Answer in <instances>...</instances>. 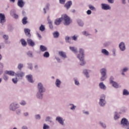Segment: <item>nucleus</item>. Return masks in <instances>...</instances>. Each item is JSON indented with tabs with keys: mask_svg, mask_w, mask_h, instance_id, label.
<instances>
[{
	"mask_svg": "<svg viewBox=\"0 0 129 129\" xmlns=\"http://www.w3.org/2000/svg\"><path fill=\"white\" fill-rule=\"evenodd\" d=\"M48 21V24H49V27L50 29H53V25L52 24V21L49 19V18L47 19Z\"/></svg>",
	"mask_w": 129,
	"mask_h": 129,
	"instance_id": "c85d7f7f",
	"label": "nucleus"
},
{
	"mask_svg": "<svg viewBox=\"0 0 129 129\" xmlns=\"http://www.w3.org/2000/svg\"><path fill=\"white\" fill-rule=\"evenodd\" d=\"M58 54L62 58H67V56H66V53L63 51H59L58 52Z\"/></svg>",
	"mask_w": 129,
	"mask_h": 129,
	"instance_id": "b1692460",
	"label": "nucleus"
},
{
	"mask_svg": "<svg viewBox=\"0 0 129 129\" xmlns=\"http://www.w3.org/2000/svg\"><path fill=\"white\" fill-rule=\"evenodd\" d=\"M36 98L37 99L42 100V99H43V98H44V93L41 92H38L36 93Z\"/></svg>",
	"mask_w": 129,
	"mask_h": 129,
	"instance_id": "f8f14e48",
	"label": "nucleus"
},
{
	"mask_svg": "<svg viewBox=\"0 0 129 129\" xmlns=\"http://www.w3.org/2000/svg\"><path fill=\"white\" fill-rule=\"evenodd\" d=\"M101 52L102 54H103L105 56H108V55H109V52H108V51H107V50H106V49H102Z\"/></svg>",
	"mask_w": 129,
	"mask_h": 129,
	"instance_id": "aec40b11",
	"label": "nucleus"
},
{
	"mask_svg": "<svg viewBox=\"0 0 129 129\" xmlns=\"http://www.w3.org/2000/svg\"><path fill=\"white\" fill-rule=\"evenodd\" d=\"M65 40L67 43H69V40H70V37L66 36L65 38Z\"/></svg>",
	"mask_w": 129,
	"mask_h": 129,
	"instance_id": "bf43d9fd",
	"label": "nucleus"
},
{
	"mask_svg": "<svg viewBox=\"0 0 129 129\" xmlns=\"http://www.w3.org/2000/svg\"><path fill=\"white\" fill-rule=\"evenodd\" d=\"M18 108H20V105L16 102H12L10 105L9 109L12 111H16Z\"/></svg>",
	"mask_w": 129,
	"mask_h": 129,
	"instance_id": "7ed1b4c3",
	"label": "nucleus"
},
{
	"mask_svg": "<svg viewBox=\"0 0 129 129\" xmlns=\"http://www.w3.org/2000/svg\"><path fill=\"white\" fill-rule=\"evenodd\" d=\"M30 32H31V30L29 29H24V33H25V35L27 36V37H29V38H30L31 37V33H30Z\"/></svg>",
	"mask_w": 129,
	"mask_h": 129,
	"instance_id": "6ab92c4d",
	"label": "nucleus"
},
{
	"mask_svg": "<svg viewBox=\"0 0 129 129\" xmlns=\"http://www.w3.org/2000/svg\"><path fill=\"white\" fill-rule=\"evenodd\" d=\"M37 89H38V92H45L46 91V89H45V87H44V86H43V84L41 83H38L37 84Z\"/></svg>",
	"mask_w": 129,
	"mask_h": 129,
	"instance_id": "0eeeda50",
	"label": "nucleus"
},
{
	"mask_svg": "<svg viewBox=\"0 0 129 129\" xmlns=\"http://www.w3.org/2000/svg\"><path fill=\"white\" fill-rule=\"evenodd\" d=\"M66 0H59V3L61 5H64Z\"/></svg>",
	"mask_w": 129,
	"mask_h": 129,
	"instance_id": "680f3d73",
	"label": "nucleus"
},
{
	"mask_svg": "<svg viewBox=\"0 0 129 129\" xmlns=\"http://www.w3.org/2000/svg\"><path fill=\"white\" fill-rule=\"evenodd\" d=\"M72 39H73L74 41H77V36L74 35L72 37Z\"/></svg>",
	"mask_w": 129,
	"mask_h": 129,
	"instance_id": "052dcab7",
	"label": "nucleus"
},
{
	"mask_svg": "<svg viewBox=\"0 0 129 129\" xmlns=\"http://www.w3.org/2000/svg\"><path fill=\"white\" fill-rule=\"evenodd\" d=\"M74 81H75V85H77L78 86H79V85H80V83H79V81H78L76 79H74Z\"/></svg>",
	"mask_w": 129,
	"mask_h": 129,
	"instance_id": "6e6d98bb",
	"label": "nucleus"
},
{
	"mask_svg": "<svg viewBox=\"0 0 129 129\" xmlns=\"http://www.w3.org/2000/svg\"><path fill=\"white\" fill-rule=\"evenodd\" d=\"M55 120L58 121L61 125H64V121H65V119H63L62 117L57 116L55 118Z\"/></svg>",
	"mask_w": 129,
	"mask_h": 129,
	"instance_id": "9b49d317",
	"label": "nucleus"
},
{
	"mask_svg": "<svg viewBox=\"0 0 129 129\" xmlns=\"http://www.w3.org/2000/svg\"><path fill=\"white\" fill-rule=\"evenodd\" d=\"M89 8L90 10H91V11H96V9H95V7L92 6V5H89Z\"/></svg>",
	"mask_w": 129,
	"mask_h": 129,
	"instance_id": "3c124183",
	"label": "nucleus"
},
{
	"mask_svg": "<svg viewBox=\"0 0 129 129\" xmlns=\"http://www.w3.org/2000/svg\"><path fill=\"white\" fill-rule=\"evenodd\" d=\"M14 18L15 19H18L19 18V16L16 14H14Z\"/></svg>",
	"mask_w": 129,
	"mask_h": 129,
	"instance_id": "774afa93",
	"label": "nucleus"
},
{
	"mask_svg": "<svg viewBox=\"0 0 129 129\" xmlns=\"http://www.w3.org/2000/svg\"><path fill=\"white\" fill-rule=\"evenodd\" d=\"M100 125H101L103 128H106V125L105 124V123L102 122H100Z\"/></svg>",
	"mask_w": 129,
	"mask_h": 129,
	"instance_id": "de8ad7c7",
	"label": "nucleus"
},
{
	"mask_svg": "<svg viewBox=\"0 0 129 129\" xmlns=\"http://www.w3.org/2000/svg\"><path fill=\"white\" fill-rule=\"evenodd\" d=\"M55 59L58 63H61V62H62L59 57H55Z\"/></svg>",
	"mask_w": 129,
	"mask_h": 129,
	"instance_id": "0e129e2a",
	"label": "nucleus"
},
{
	"mask_svg": "<svg viewBox=\"0 0 129 129\" xmlns=\"http://www.w3.org/2000/svg\"><path fill=\"white\" fill-rule=\"evenodd\" d=\"M51 117L50 116H47L45 118V121H49V122H53V121L51 120Z\"/></svg>",
	"mask_w": 129,
	"mask_h": 129,
	"instance_id": "58836bf2",
	"label": "nucleus"
},
{
	"mask_svg": "<svg viewBox=\"0 0 129 129\" xmlns=\"http://www.w3.org/2000/svg\"><path fill=\"white\" fill-rule=\"evenodd\" d=\"M27 65H28V68L29 69H30V70H33V64H32V63H28Z\"/></svg>",
	"mask_w": 129,
	"mask_h": 129,
	"instance_id": "a18cd8bd",
	"label": "nucleus"
},
{
	"mask_svg": "<svg viewBox=\"0 0 129 129\" xmlns=\"http://www.w3.org/2000/svg\"><path fill=\"white\" fill-rule=\"evenodd\" d=\"M112 53L113 54V56L115 57V56H116V49H115V48L113 49L112 50Z\"/></svg>",
	"mask_w": 129,
	"mask_h": 129,
	"instance_id": "49530a36",
	"label": "nucleus"
},
{
	"mask_svg": "<svg viewBox=\"0 0 129 129\" xmlns=\"http://www.w3.org/2000/svg\"><path fill=\"white\" fill-rule=\"evenodd\" d=\"M71 6H72V2L69 1L66 4L64 7L68 10V9H69L71 7Z\"/></svg>",
	"mask_w": 129,
	"mask_h": 129,
	"instance_id": "4be33fe9",
	"label": "nucleus"
},
{
	"mask_svg": "<svg viewBox=\"0 0 129 129\" xmlns=\"http://www.w3.org/2000/svg\"><path fill=\"white\" fill-rule=\"evenodd\" d=\"M128 67H125L122 68V69L121 70V74L122 75V76H125V73L128 71Z\"/></svg>",
	"mask_w": 129,
	"mask_h": 129,
	"instance_id": "ddd939ff",
	"label": "nucleus"
},
{
	"mask_svg": "<svg viewBox=\"0 0 129 129\" xmlns=\"http://www.w3.org/2000/svg\"><path fill=\"white\" fill-rule=\"evenodd\" d=\"M82 35H84V36H86V37H87V36H90V34H89V33L86 31H84L82 32Z\"/></svg>",
	"mask_w": 129,
	"mask_h": 129,
	"instance_id": "8fccbe9b",
	"label": "nucleus"
},
{
	"mask_svg": "<svg viewBox=\"0 0 129 129\" xmlns=\"http://www.w3.org/2000/svg\"><path fill=\"white\" fill-rule=\"evenodd\" d=\"M21 113H22V110L18 109L16 110L17 114H21Z\"/></svg>",
	"mask_w": 129,
	"mask_h": 129,
	"instance_id": "13d9d810",
	"label": "nucleus"
},
{
	"mask_svg": "<svg viewBox=\"0 0 129 129\" xmlns=\"http://www.w3.org/2000/svg\"><path fill=\"white\" fill-rule=\"evenodd\" d=\"M83 73L87 78H89V74H88V72L87 70H84L83 71Z\"/></svg>",
	"mask_w": 129,
	"mask_h": 129,
	"instance_id": "72a5a7b5",
	"label": "nucleus"
},
{
	"mask_svg": "<svg viewBox=\"0 0 129 129\" xmlns=\"http://www.w3.org/2000/svg\"><path fill=\"white\" fill-rule=\"evenodd\" d=\"M70 49L72 52H74L75 53H77V48L73 46H70Z\"/></svg>",
	"mask_w": 129,
	"mask_h": 129,
	"instance_id": "bb28decb",
	"label": "nucleus"
},
{
	"mask_svg": "<svg viewBox=\"0 0 129 129\" xmlns=\"http://www.w3.org/2000/svg\"><path fill=\"white\" fill-rule=\"evenodd\" d=\"M23 67H24V64H23L22 63L18 64V69H19V70H22V68H23Z\"/></svg>",
	"mask_w": 129,
	"mask_h": 129,
	"instance_id": "37998d69",
	"label": "nucleus"
},
{
	"mask_svg": "<svg viewBox=\"0 0 129 129\" xmlns=\"http://www.w3.org/2000/svg\"><path fill=\"white\" fill-rule=\"evenodd\" d=\"M27 41V44L29 45V46H30L31 47H34V46H35V42H34L32 39L28 38Z\"/></svg>",
	"mask_w": 129,
	"mask_h": 129,
	"instance_id": "2eb2a0df",
	"label": "nucleus"
},
{
	"mask_svg": "<svg viewBox=\"0 0 129 129\" xmlns=\"http://www.w3.org/2000/svg\"><path fill=\"white\" fill-rule=\"evenodd\" d=\"M119 48L120 49V51L123 52L125 51V43L124 42H121L118 45Z\"/></svg>",
	"mask_w": 129,
	"mask_h": 129,
	"instance_id": "9d476101",
	"label": "nucleus"
},
{
	"mask_svg": "<svg viewBox=\"0 0 129 129\" xmlns=\"http://www.w3.org/2000/svg\"><path fill=\"white\" fill-rule=\"evenodd\" d=\"M28 18L27 17H24L22 19V24L23 25H26V24H28Z\"/></svg>",
	"mask_w": 129,
	"mask_h": 129,
	"instance_id": "7c9ffc66",
	"label": "nucleus"
},
{
	"mask_svg": "<svg viewBox=\"0 0 129 129\" xmlns=\"http://www.w3.org/2000/svg\"><path fill=\"white\" fill-rule=\"evenodd\" d=\"M77 23L78 25L80 26V27H83V26L84 25V23H83V21H82V20L80 19H78L77 20Z\"/></svg>",
	"mask_w": 129,
	"mask_h": 129,
	"instance_id": "c756f323",
	"label": "nucleus"
},
{
	"mask_svg": "<svg viewBox=\"0 0 129 129\" xmlns=\"http://www.w3.org/2000/svg\"><path fill=\"white\" fill-rule=\"evenodd\" d=\"M70 106H71V107L70 108V109H71V110H75V108H76V106H75L74 104H70Z\"/></svg>",
	"mask_w": 129,
	"mask_h": 129,
	"instance_id": "ea45409f",
	"label": "nucleus"
},
{
	"mask_svg": "<svg viewBox=\"0 0 129 129\" xmlns=\"http://www.w3.org/2000/svg\"><path fill=\"white\" fill-rule=\"evenodd\" d=\"M107 2L109 3V4H113V3H114V0H107Z\"/></svg>",
	"mask_w": 129,
	"mask_h": 129,
	"instance_id": "69168bd1",
	"label": "nucleus"
},
{
	"mask_svg": "<svg viewBox=\"0 0 129 129\" xmlns=\"http://www.w3.org/2000/svg\"><path fill=\"white\" fill-rule=\"evenodd\" d=\"M99 104L100 105V106H104V105L106 104V101H105V95H101L100 98Z\"/></svg>",
	"mask_w": 129,
	"mask_h": 129,
	"instance_id": "20e7f679",
	"label": "nucleus"
},
{
	"mask_svg": "<svg viewBox=\"0 0 129 129\" xmlns=\"http://www.w3.org/2000/svg\"><path fill=\"white\" fill-rule=\"evenodd\" d=\"M6 22V16L5 14L0 13V24H1V25H5Z\"/></svg>",
	"mask_w": 129,
	"mask_h": 129,
	"instance_id": "6e6552de",
	"label": "nucleus"
},
{
	"mask_svg": "<svg viewBox=\"0 0 129 129\" xmlns=\"http://www.w3.org/2000/svg\"><path fill=\"white\" fill-rule=\"evenodd\" d=\"M27 55L29 57H30L31 58L33 57V53L31 51H28L27 52Z\"/></svg>",
	"mask_w": 129,
	"mask_h": 129,
	"instance_id": "5fc2aeb1",
	"label": "nucleus"
},
{
	"mask_svg": "<svg viewBox=\"0 0 129 129\" xmlns=\"http://www.w3.org/2000/svg\"><path fill=\"white\" fill-rule=\"evenodd\" d=\"M62 17L59 18H57L55 20L54 24L56 26H59V25H60L61 24V22H62Z\"/></svg>",
	"mask_w": 129,
	"mask_h": 129,
	"instance_id": "a211bd4d",
	"label": "nucleus"
},
{
	"mask_svg": "<svg viewBox=\"0 0 129 129\" xmlns=\"http://www.w3.org/2000/svg\"><path fill=\"white\" fill-rule=\"evenodd\" d=\"M87 15H91V11L90 10H88L87 11Z\"/></svg>",
	"mask_w": 129,
	"mask_h": 129,
	"instance_id": "338daca9",
	"label": "nucleus"
},
{
	"mask_svg": "<svg viewBox=\"0 0 129 129\" xmlns=\"http://www.w3.org/2000/svg\"><path fill=\"white\" fill-rule=\"evenodd\" d=\"M39 30L41 32H44V31H45V26H44L43 25H41L39 27Z\"/></svg>",
	"mask_w": 129,
	"mask_h": 129,
	"instance_id": "c03bdc74",
	"label": "nucleus"
},
{
	"mask_svg": "<svg viewBox=\"0 0 129 129\" xmlns=\"http://www.w3.org/2000/svg\"><path fill=\"white\" fill-rule=\"evenodd\" d=\"M111 84H112V86L114 87V88H118L119 87V85H118V84H117L116 82H113L112 83H111Z\"/></svg>",
	"mask_w": 129,
	"mask_h": 129,
	"instance_id": "a878e982",
	"label": "nucleus"
},
{
	"mask_svg": "<svg viewBox=\"0 0 129 129\" xmlns=\"http://www.w3.org/2000/svg\"><path fill=\"white\" fill-rule=\"evenodd\" d=\"M21 42L22 46H23L24 47H26V46H27V42L26 41V40H25V39H22L21 40Z\"/></svg>",
	"mask_w": 129,
	"mask_h": 129,
	"instance_id": "2f4dec72",
	"label": "nucleus"
},
{
	"mask_svg": "<svg viewBox=\"0 0 129 129\" xmlns=\"http://www.w3.org/2000/svg\"><path fill=\"white\" fill-rule=\"evenodd\" d=\"M107 72V70L105 68H103L100 70V73L101 75L100 78L101 81H104L107 78V76H106Z\"/></svg>",
	"mask_w": 129,
	"mask_h": 129,
	"instance_id": "f03ea898",
	"label": "nucleus"
},
{
	"mask_svg": "<svg viewBox=\"0 0 129 129\" xmlns=\"http://www.w3.org/2000/svg\"><path fill=\"white\" fill-rule=\"evenodd\" d=\"M6 74H8V75H10V76H14L15 74V72L12 71H6L5 72Z\"/></svg>",
	"mask_w": 129,
	"mask_h": 129,
	"instance_id": "412c9836",
	"label": "nucleus"
},
{
	"mask_svg": "<svg viewBox=\"0 0 129 129\" xmlns=\"http://www.w3.org/2000/svg\"><path fill=\"white\" fill-rule=\"evenodd\" d=\"M114 119L116 120V119H118V118H119V114H118V113H117V112H115L114 113Z\"/></svg>",
	"mask_w": 129,
	"mask_h": 129,
	"instance_id": "4c0bfd02",
	"label": "nucleus"
},
{
	"mask_svg": "<svg viewBox=\"0 0 129 129\" xmlns=\"http://www.w3.org/2000/svg\"><path fill=\"white\" fill-rule=\"evenodd\" d=\"M62 18V21H64V25L66 26H68V25H70V18L67 15H64L61 16Z\"/></svg>",
	"mask_w": 129,
	"mask_h": 129,
	"instance_id": "423d86ee",
	"label": "nucleus"
},
{
	"mask_svg": "<svg viewBox=\"0 0 129 129\" xmlns=\"http://www.w3.org/2000/svg\"><path fill=\"white\" fill-rule=\"evenodd\" d=\"M53 36L54 38H58V37H59V32H58V31L53 32Z\"/></svg>",
	"mask_w": 129,
	"mask_h": 129,
	"instance_id": "c9c22d12",
	"label": "nucleus"
},
{
	"mask_svg": "<svg viewBox=\"0 0 129 129\" xmlns=\"http://www.w3.org/2000/svg\"><path fill=\"white\" fill-rule=\"evenodd\" d=\"M35 117L36 119H41V116L40 114L35 115Z\"/></svg>",
	"mask_w": 129,
	"mask_h": 129,
	"instance_id": "4d7b16f0",
	"label": "nucleus"
},
{
	"mask_svg": "<svg viewBox=\"0 0 129 129\" xmlns=\"http://www.w3.org/2000/svg\"><path fill=\"white\" fill-rule=\"evenodd\" d=\"M17 6H18L19 8H24V6H25V2H24L23 0H18Z\"/></svg>",
	"mask_w": 129,
	"mask_h": 129,
	"instance_id": "f3484780",
	"label": "nucleus"
},
{
	"mask_svg": "<svg viewBox=\"0 0 129 129\" xmlns=\"http://www.w3.org/2000/svg\"><path fill=\"white\" fill-rule=\"evenodd\" d=\"M3 79L5 81H8L9 80V77L7 75V74L4 75Z\"/></svg>",
	"mask_w": 129,
	"mask_h": 129,
	"instance_id": "79ce46f5",
	"label": "nucleus"
},
{
	"mask_svg": "<svg viewBox=\"0 0 129 129\" xmlns=\"http://www.w3.org/2000/svg\"><path fill=\"white\" fill-rule=\"evenodd\" d=\"M26 78L28 82H30V83H34V81L33 80V76H32V75H27L26 76Z\"/></svg>",
	"mask_w": 129,
	"mask_h": 129,
	"instance_id": "dca6fc26",
	"label": "nucleus"
},
{
	"mask_svg": "<svg viewBox=\"0 0 129 129\" xmlns=\"http://www.w3.org/2000/svg\"><path fill=\"white\" fill-rule=\"evenodd\" d=\"M123 95H125V96L129 95L128 91H127V90H126V89H124L123 90Z\"/></svg>",
	"mask_w": 129,
	"mask_h": 129,
	"instance_id": "e433bc0d",
	"label": "nucleus"
},
{
	"mask_svg": "<svg viewBox=\"0 0 129 129\" xmlns=\"http://www.w3.org/2000/svg\"><path fill=\"white\" fill-rule=\"evenodd\" d=\"M121 124L124 128H126V127L129 126V122L125 118H123L121 120Z\"/></svg>",
	"mask_w": 129,
	"mask_h": 129,
	"instance_id": "39448f33",
	"label": "nucleus"
},
{
	"mask_svg": "<svg viewBox=\"0 0 129 129\" xmlns=\"http://www.w3.org/2000/svg\"><path fill=\"white\" fill-rule=\"evenodd\" d=\"M40 50L41 52H45L48 50L47 47L44 45H40Z\"/></svg>",
	"mask_w": 129,
	"mask_h": 129,
	"instance_id": "5701e85b",
	"label": "nucleus"
},
{
	"mask_svg": "<svg viewBox=\"0 0 129 129\" xmlns=\"http://www.w3.org/2000/svg\"><path fill=\"white\" fill-rule=\"evenodd\" d=\"M77 58L80 60V64L81 66L85 65V62L84 61V50L83 49L80 48L79 54L77 55Z\"/></svg>",
	"mask_w": 129,
	"mask_h": 129,
	"instance_id": "f257e3e1",
	"label": "nucleus"
},
{
	"mask_svg": "<svg viewBox=\"0 0 129 129\" xmlns=\"http://www.w3.org/2000/svg\"><path fill=\"white\" fill-rule=\"evenodd\" d=\"M61 84H62V82L59 79H56L55 82V86L57 88H61Z\"/></svg>",
	"mask_w": 129,
	"mask_h": 129,
	"instance_id": "4468645a",
	"label": "nucleus"
},
{
	"mask_svg": "<svg viewBox=\"0 0 129 129\" xmlns=\"http://www.w3.org/2000/svg\"><path fill=\"white\" fill-rule=\"evenodd\" d=\"M43 57H44L45 58H49V57H50V53H49V52H45L43 54Z\"/></svg>",
	"mask_w": 129,
	"mask_h": 129,
	"instance_id": "f704fd0d",
	"label": "nucleus"
},
{
	"mask_svg": "<svg viewBox=\"0 0 129 129\" xmlns=\"http://www.w3.org/2000/svg\"><path fill=\"white\" fill-rule=\"evenodd\" d=\"M114 78L113 76H111L109 78V82L110 84L112 83V82H114Z\"/></svg>",
	"mask_w": 129,
	"mask_h": 129,
	"instance_id": "09e8293b",
	"label": "nucleus"
},
{
	"mask_svg": "<svg viewBox=\"0 0 129 129\" xmlns=\"http://www.w3.org/2000/svg\"><path fill=\"white\" fill-rule=\"evenodd\" d=\"M19 103L21 105H22L23 106H25V105L27 104V102H26V101L25 100H22L20 101Z\"/></svg>",
	"mask_w": 129,
	"mask_h": 129,
	"instance_id": "a19ab883",
	"label": "nucleus"
},
{
	"mask_svg": "<svg viewBox=\"0 0 129 129\" xmlns=\"http://www.w3.org/2000/svg\"><path fill=\"white\" fill-rule=\"evenodd\" d=\"M50 128V126L46 124H44L43 126V129H49Z\"/></svg>",
	"mask_w": 129,
	"mask_h": 129,
	"instance_id": "864d4df0",
	"label": "nucleus"
},
{
	"mask_svg": "<svg viewBox=\"0 0 129 129\" xmlns=\"http://www.w3.org/2000/svg\"><path fill=\"white\" fill-rule=\"evenodd\" d=\"M99 86L101 89H103L104 90V89H106V87L103 82L100 83L99 84Z\"/></svg>",
	"mask_w": 129,
	"mask_h": 129,
	"instance_id": "393cba45",
	"label": "nucleus"
},
{
	"mask_svg": "<svg viewBox=\"0 0 129 129\" xmlns=\"http://www.w3.org/2000/svg\"><path fill=\"white\" fill-rule=\"evenodd\" d=\"M3 38H4V39H5V40H6L5 41V44H9V42L7 40L9 39V36H8L7 35H4L3 36Z\"/></svg>",
	"mask_w": 129,
	"mask_h": 129,
	"instance_id": "473e14b6",
	"label": "nucleus"
},
{
	"mask_svg": "<svg viewBox=\"0 0 129 129\" xmlns=\"http://www.w3.org/2000/svg\"><path fill=\"white\" fill-rule=\"evenodd\" d=\"M101 6L102 10H104V11H108V10H111V7H110L108 4H102Z\"/></svg>",
	"mask_w": 129,
	"mask_h": 129,
	"instance_id": "1a4fd4ad",
	"label": "nucleus"
},
{
	"mask_svg": "<svg viewBox=\"0 0 129 129\" xmlns=\"http://www.w3.org/2000/svg\"><path fill=\"white\" fill-rule=\"evenodd\" d=\"M15 75L17 76V77H23L25 75V73H24L23 72L19 73H16L15 74Z\"/></svg>",
	"mask_w": 129,
	"mask_h": 129,
	"instance_id": "cd10ccee",
	"label": "nucleus"
},
{
	"mask_svg": "<svg viewBox=\"0 0 129 129\" xmlns=\"http://www.w3.org/2000/svg\"><path fill=\"white\" fill-rule=\"evenodd\" d=\"M12 82H13V83H14L15 84H17V83H18V78H15L12 79Z\"/></svg>",
	"mask_w": 129,
	"mask_h": 129,
	"instance_id": "603ef678",
	"label": "nucleus"
},
{
	"mask_svg": "<svg viewBox=\"0 0 129 129\" xmlns=\"http://www.w3.org/2000/svg\"><path fill=\"white\" fill-rule=\"evenodd\" d=\"M103 46L104 47H108V46H109V42H105L104 43Z\"/></svg>",
	"mask_w": 129,
	"mask_h": 129,
	"instance_id": "e2e57ef3",
	"label": "nucleus"
}]
</instances>
